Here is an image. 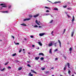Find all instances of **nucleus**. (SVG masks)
Segmentation results:
<instances>
[{
	"mask_svg": "<svg viewBox=\"0 0 76 76\" xmlns=\"http://www.w3.org/2000/svg\"><path fill=\"white\" fill-rule=\"evenodd\" d=\"M67 66L68 68L70 69V64L69 63H67Z\"/></svg>",
	"mask_w": 76,
	"mask_h": 76,
	"instance_id": "9",
	"label": "nucleus"
},
{
	"mask_svg": "<svg viewBox=\"0 0 76 76\" xmlns=\"http://www.w3.org/2000/svg\"><path fill=\"white\" fill-rule=\"evenodd\" d=\"M9 63V62H7V63L5 64V65H7Z\"/></svg>",
	"mask_w": 76,
	"mask_h": 76,
	"instance_id": "42",
	"label": "nucleus"
},
{
	"mask_svg": "<svg viewBox=\"0 0 76 76\" xmlns=\"http://www.w3.org/2000/svg\"><path fill=\"white\" fill-rule=\"evenodd\" d=\"M30 37H31V38H34V36H31Z\"/></svg>",
	"mask_w": 76,
	"mask_h": 76,
	"instance_id": "51",
	"label": "nucleus"
},
{
	"mask_svg": "<svg viewBox=\"0 0 76 76\" xmlns=\"http://www.w3.org/2000/svg\"><path fill=\"white\" fill-rule=\"evenodd\" d=\"M53 32H54V31H52V32H51V34H52V35H53Z\"/></svg>",
	"mask_w": 76,
	"mask_h": 76,
	"instance_id": "43",
	"label": "nucleus"
},
{
	"mask_svg": "<svg viewBox=\"0 0 76 76\" xmlns=\"http://www.w3.org/2000/svg\"><path fill=\"white\" fill-rule=\"evenodd\" d=\"M53 10H57V11H58V8H54Z\"/></svg>",
	"mask_w": 76,
	"mask_h": 76,
	"instance_id": "23",
	"label": "nucleus"
},
{
	"mask_svg": "<svg viewBox=\"0 0 76 76\" xmlns=\"http://www.w3.org/2000/svg\"><path fill=\"white\" fill-rule=\"evenodd\" d=\"M68 72V74H70V73H71V72L70 70H69Z\"/></svg>",
	"mask_w": 76,
	"mask_h": 76,
	"instance_id": "30",
	"label": "nucleus"
},
{
	"mask_svg": "<svg viewBox=\"0 0 76 76\" xmlns=\"http://www.w3.org/2000/svg\"><path fill=\"white\" fill-rule=\"evenodd\" d=\"M27 66H28V67H31V66L29 64H27Z\"/></svg>",
	"mask_w": 76,
	"mask_h": 76,
	"instance_id": "33",
	"label": "nucleus"
},
{
	"mask_svg": "<svg viewBox=\"0 0 76 76\" xmlns=\"http://www.w3.org/2000/svg\"><path fill=\"white\" fill-rule=\"evenodd\" d=\"M31 72H32V73H35V74H37V72H36L35 71H34V70L31 69Z\"/></svg>",
	"mask_w": 76,
	"mask_h": 76,
	"instance_id": "5",
	"label": "nucleus"
},
{
	"mask_svg": "<svg viewBox=\"0 0 76 76\" xmlns=\"http://www.w3.org/2000/svg\"><path fill=\"white\" fill-rule=\"evenodd\" d=\"M22 68L21 67H19L18 68V70H22Z\"/></svg>",
	"mask_w": 76,
	"mask_h": 76,
	"instance_id": "20",
	"label": "nucleus"
},
{
	"mask_svg": "<svg viewBox=\"0 0 76 76\" xmlns=\"http://www.w3.org/2000/svg\"><path fill=\"white\" fill-rule=\"evenodd\" d=\"M72 48H69V51H72Z\"/></svg>",
	"mask_w": 76,
	"mask_h": 76,
	"instance_id": "26",
	"label": "nucleus"
},
{
	"mask_svg": "<svg viewBox=\"0 0 76 76\" xmlns=\"http://www.w3.org/2000/svg\"><path fill=\"white\" fill-rule=\"evenodd\" d=\"M66 67H67V65H65V66L64 67V71L66 70Z\"/></svg>",
	"mask_w": 76,
	"mask_h": 76,
	"instance_id": "13",
	"label": "nucleus"
},
{
	"mask_svg": "<svg viewBox=\"0 0 76 76\" xmlns=\"http://www.w3.org/2000/svg\"><path fill=\"white\" fill-rule=\"evenodd\" d=\"M28 16L29 18H32V15H28Z\"/></svg>",
	"mask_w": 76,
	"mask_h": 76,
	"instance_id": "16",
	"label": "nucleus"
},
{
	"mask_svg": "<svg viewBox=\"0 0 76 76\" xmlns=\"http://www.w3.org/2000/svg\"><path fill=\"white\" fill-rule=\"evenodd\" d=\"M25 50V49H23V51H24Z\"/></svg>",
	"mask_w": 76,
	"mask_h": 76,
	"instance_id": "62",
	"label": "nucleus"
},
{
	"mask_svg": "<svg viewBox=\"0 0 76 76\" xmlns=\"http://www.w3.org/2000/svg\"><path fill=\"white\" fill-rule=\"evenodd\" d=\"M45 73H49V71H47L45 72Z\"/></svg>",
	"mask_w": 76,
	"mask_h": 76,
	"instance_id": "36",
	"label": "nucleus"
},
{
	"mask_svg": "<svg viewBox=\"0 0 76 76\" xmlns=\"http://www.w3.org/2000/svg\"><path fill=\"white\" fill-rule=\"evenodd\" d=\"M52 76H54V75H52Z\"/></svg>",
	"mask_w": 76,
	"mask_h": 76,
	"instance_id": "64",
	"label": "nucleus"
},
{
	"mask_svg": "<svg viewBox=\"0 0 76 76\" xmlns=\"http://www.w3.org/2000/svg\"><path fill=\"white\" fill-rule=\"evenodd\" d=\"M15 62H17V63H18V62H19V61L16 60Z\"/></svg>",
	"mask_w": 76,
	"mask_h": 76,
	"instance_id": "45",
	"label": "nucleus"
},
{
	"mask_svg": "<svg viewBox=\"0 0 76 76\" xmlns=\"http://www.w3.org/2000/svg\"><path fill=\"white\" fill-rule=\"evenodd\" d=\"M35 27H38V26H37V25H35Z\"/></svg>",
	"mask_w": 76,
	"mask_h": 76,
	"instance_id": "54",
	"label": "nucleus"
},
{
	"mask_svg": "<svg viewBox=\"0 0 76 76\" xmlns=\"http://www.w3.org/2000/svg\"><path fill=\"white\" fill-rule=\"evenodd\" d=\"M52 22H53V20H52L51 21H50V23H52Z\"/></svg>",
	"mask_w": 76,
	"mask_h": 76,
	"instance_id": "27",
	"label": "nucleus"
},
{
	"mask_svg": "<svg viewBox=\"0 0 76 76\" xmlns=\"http://www.w3.org/2000/svg\"><path fill=\"white\" fill-rule=\"evenodd\" d=\"M61 2L60 1H56L54 2V3H53L52 2V3H53V4H57V3H60Z\"/></svg>",
	"mask_w": 76,
	"mask_h": 76,
	"instance_id": "6",
	"label": "nucleus"
},
{
	"mask_svg": "<svg viewBox=\"0 0 76 76\" xmlns=\"http://www.w3.org/2000/svg\"><path fill=\"white\" fill-rule=\"evenodd\" d=\"M4 69H5V68H4L2 69H1V71H4Z\"/></svg>",
	"mask_w": 76,
	"mask_h": 76,
	"instance_id": "24",
	"label": "nucleus"
},
{
	"mask_svg": "<svg viewBox=\"0 0 76 76\" xmlns=\"http://www.w3.org/2000/svg\"><path fill=\"white\" fill-rule=\"evenodd\" d=\"M31 20V18H26L23 20V21H26V20Z\"/></svg>",
	"mask_w": 76,
	"mask_h": 76,
	"instance_id": "2",
	"label": "nucleus"
},
{
	"mask_svg": "<svg viewBox=\"0 0 76 76\" xmlns=\"http://www.w3.org/2000/svg\"><path fill=\"white\" fill-rule=\"evenodd\" d=\"M21 25H23V26H26V24H21Z\"/></svg>",
	"mask_w": 76,
	"mask_h": 76,
	"instance_id": "39",
	"label": "nucleus"
},
{
	"mask_svg": "<svg viewBox=\"0 0 76 76\" xmlns=\"http://www.w3.org/2000/svg\"><path fill=\"white\" fill-rule=\"evenodd\" d=\"M57 42H56L54 44V46L55 47H56V46H57V45H56V44H57Z\"/></svg>",
	"mask_w": 76,
	"mask_h": 76,
	"instance_id": "31",
	"label": "nucleus"
},
{
	"mask_svg": "<svg viewBox=\"0 0 76 76\" xmlns=\"http://www.w3.org/2000/svg\"><path fill=\"white\" fill-rule=\"evenodd\" d=\"M2 13H8V11H3L2 12Z\"/></svg>",
	"mask_w": 76,
	"mask_h": 76,
	"instance_id": "25",
	"label": "nucleus"
},
{
	"mask_svg": "<svg viewBox=\"0 0 76 76\" xmlns=\"http://www.w3.org/2000/svg\"><path fill=\"white\" fill-rule=\"evenodd\" d=\"M27 63H31V62H30V61H27Z\"/></svg>",
	"mask_w": 76,
	"mask_h": 76,
	"instance_id": "50",
	"label": "nucleus"
},
{
	"mask_svg": "<svg viewBox=\"0 0 76 76\" xmlns=\"http://www.w3.org/2000/svg\"><path fill=\"white\" fill-rule=\"evenodd\" d=\"M59 46L60 48H61V43L59 44Z\"/></svg>",
	"mask_w": 76,
	"mask_h": 76,
	"instance_id": "32",
	"label": "nucleus"
},
{
	"mask_svg": "<svg viewBox=\"0 0 76 76\" xmlns=\"http://www.w3.org/2000/svg\"><path fill=\"white\" fill-rule=\"evenodd\" d=\"M58 42L59 43V44H61V42L60 41V40H58Z\"/></svg>",
	"mask_w": 76,
	"mask_h": 76,
	"instance_id": "34",
	"label": "nucleus"
},
{
	"mask_svg": "<svg viewBox=\"0 0 76 76\" xmlns=\"http://www.w3.org/2000/svg\"><path fill=\"white\" fill-rule=\"evenodd\" d=\"M52 50V49H50L49 50L50 54H52V52H51Z\"/></svg>",
	"mask_w": 76,
	"mask_h": 76,
	"instance_id": "14",
	"label": "nucleus"
},
{
	"mask_svg": "<svg viewBox=\"0 0 76 76\" xmlns=\"http://www.w3.org/2000/svg\"><path fill=\"white\" fill-rule=\"evenodd\" d=\"M51 69H54V67H52L51 68Z\"/></svg>",
	"mask_w": 76,
	"mask_h": 76,
	"instance_id": "58",
	"label": "nucleus"
},
{
	"mask_svg": "<svg viewBox=\"0 0 76 76\" xmlns=\"http://www.w3.org/2000/svg\"><path fill=\"white\" fill-rule=\"evenodd\" d=\"M39 47H38V48H37V50H39Z\"/></svg>",
	"mask_w": 76,
	"mask_h": 76,
	"instance_id": "61",
	"label": "nucleus"
},
{
	"mask_svg": "<svg viewBox=\"0 0 76 76\" xmlns=\"http://www.w3.org/2000/svg\"><path fill=\"white\" fill-rule=\"evenodd\" d=\"M58 60V58H55V60Z\"/></svg>",
	"mask_w": 76,
	"mask_h": 76,
	"instance_id": "57",
	"label": "nucleus"
},
{
	"mask_svg": "<svg viewBox=\"0 0 76 76\" xmlns=\"http://www.w3.org/2000/svg\"><path fill=\"white\" fill-rule=\"evenodd\" d=\"M0 5L1 6H2V7H7L6 4H0Z\"/></svg>",
	"mask_w": 76,
	"mask_h": 76,
	"instance_id": "1",
	"label": "nucleus"
},
{
	"mask_svg": "<svg viewBox=\"0 0 76 76\" xmlns=\"http://www.w3.org/2000/svg\"><path fill=\"white\" fill-rule=\"evenodd\" d=\"M67 16H68V18H70V16L69 15H67Z\"/></svg>",
	"mask_w": 76,
	"mask_h": 76,
	"instance_id": "37",
	"label": "nucleus"
},
{
	"mask_svg": "<svg viewBox=\"0 0 76 76\" xmlns=\"http://www.w3.org/2000/svg\"><path fill=\"white\" fill-rule=\"evenodd\" d=\"M42 69L43 70H45V68H42Z\"/></svg>",
	"mask_w": 76,
	"mask_h": 76,
	"instance_id": "53",
	"label": "nucleus"
},
{
	"mask_svg": "<svg viewBox=\"0 0 76 76\" xmlns=\"http://www.w3.org/2000/svg\"><path fill=\"white\" fill-rule=\"evenodd\" d=\"M58 51V49H56L55 50V51Z\"/></svg>",
	"mask_w": 76,
	"mask_h": 76,
	"instance_id": "47",
	"label": "nucleus"
},
{
	"mask_svg": "<svg viewBox=\"0 0 76 76\" xmlns=\"http://www.w3.org/2000/svg\"><path fill=\"white\" fill-rule=\"evenodd\" d=\"M39 28H42V26H39Z\"/></svg>",
	"mask_w": 76,
	"mask_h": 76,
	"instance_id": "56",
	"label": "nucleus"
},
{
	"mask_svg": "<svg viewBox=\"0 0 76 76\" xmlns=\"http://www.w3.org/2000/svg\"><path fill=\"white\" fill-rule=\"evenodd\" d=\"M12 38H13V39H15V37H14V36H12Z\"/></svg>",
	"mask_w": 76,
	"mask_h": 76,
	"instance_id": "55",
	"label": "nucleus"
},
{
	"mask_svg": "<svg viewBox=\"0 0 76 76\" xmlns=\"http://www.w3.org/2000/svg\"><path fill=\"white\" fill-rule=\"evenodd\" d=\"M39 57H36L35 58V60H39Z\"/></svg>",
	"mask_w": 76,
	"mask_h": 76,
	"instance_id": "15",
	"label": "nucleus"
},
{
	"mask_svg": "<svg viewBox=\"0 0 76 76\" xmlns=\"http://www.w3.org/2000/svg\"><path fill=\"white\" fill-rule=\"evenodd\" d=\"M52 45H53V43L51 42L49 44V47L52 46Z\"/></svg>",
	"mask_w": 76,
	"mask_h": 76,
	"instance_id": "11",
	"label": "nucleus"
},
{
	"mask_svg": "<svg viewBox=\"0 0 76 76\" xmlns=\"http://www.w3.org/2000/svg\"><path fill=\"white\" fill-rule=\"evenodd\" d=\"M45 8H46V9H50V8L48 7H45Z\"/></svg>",
	"mask_w": 76,
	"mask_h": 76,
	"instance_id": "28",
	"label": "nucleus"
},
{
	"mask_svg": "<svg viewBox=\"0 0 76 76\" xmlns=\"http://www.w3.org/2000/svg\"><path fill=\"white\" fill-rule=\"evenodd\" d=\"M22 52V48H20V50L19 51V53H20Z\"/></svg>",
	"mask_w": 76,
	"mask_h": 76,
	"instance_id": "29",
	"label": "nucleus"
},
{
	"mask_svg": "<svg viewBox=\"0 0 76 76\" xmlns=\"http://www.w3.org/2000/svg\"><path fill=\"white\" fill-rule=\"evenodd\" d=\"M46 12H50V11L48 10H47L46 11Z\"/></svg>",
	"mask_w": 76,
	"mask_h": 76,
	"instance_id": "49",
	"label": "nucleus"
},
{
	"mask_svg": "<svg viewBox=\"0 0 76 76\" xmlns=\"http://www.w3.org/2000/svg\"><path fill=\"white\" fill-rule=\"evenodd\" d=\"M75 20V17H74V15L73 16V18L72 19V22H74Z\"/></svg>",
	"mask_w": 76,
	"mask_h": 76,
	"instance_id": "8",
	"label": "nucleus"
},
{
	"mask_svg": "<svg viewBox=\"0 0 76 76\" xmlns=\"http://www.w3.org/2000/svg\"><path fill=\"white\" fill-rule=\"evenodd\" d=\"M11 8V6H10L8 7V9H10Z\"/></svg>",
	"mask_w": 76,
	"mask_h": 76,
	"instance_id": "44",
	"label": "nucleus"
},
{
	"mask_svg": "<svg viewBox=\"0 0 76 76\" xmlns=\"http://www.w3.org/2000/svg\"><path fill=\"white\" fill-rule=\"evenodd\" d=\"M60 76H63L62 75H61Z\"/></svg>",
	"mask_w": 76,
	"mask_h": 76,
	"instance_id": "63",
	"label": "nucleus"
},
{
	"mask_svg": "<svg viewBox=\"0 0 76 76\" xmlns=\"http://www.w3.org/2000/svg\"><path fill=\"white\" fill-rule=\"evenodd\" d=\"M65 31H66V29H64V30L62 35H63V34H64Z\"/></svg>",
	"mask_w": 76,
	"mask_h": 76,
	"instance_id": "21",
	"label": "nucleus"
},
{
	"mask_svg": "<svg viewBox=\"0 0 76 76\" xmlns=\"http://www.w3.org/2000/svg\"><path fill=\"white\" fill-rule=\"evenodd\" d=\"M63 7H64V8H66V7H67V6L66 5H65V6H63Z\"/></svg>",
	"mask_w": 76,
	"mask_h": 76,
	"instance_id": "35",
	"label": "nucleus"
},
{
	"mask_svg": "<svg viewBox=\"0 0 76 76\" xmlns=\"http://www.w3.org/2000/svg\"><path fill=\"white\" fill-rule=\"evenodd\" d=\"M16 56V53L12 55V56L13 57H14V56Z\"/></svg>",
	"mask_w": 76,
	"mask_h": 76,
	"instance_id": "17",
	"label": "nucleus"
},
{
	"mask_svg": "<svg viewBox=\"0 0 76 76\" xmlns=\"http://www.w3.org/2000/svg\"><path fill=\"white\" fill-rule=\"evenodd\" d=\"M8 69H11V67L10 66H8Z\"/></svg>",
	"mask_w": 76,
	"mask_h": 76,
	"instance_id": "46",
	"label": "nucleus"
},
{
	"mask_svg": "<svg viewBox=\"0 0 76 76\" xmlns=\"http://www.w3.org/2000/svg\"><path fill=\"white\" fill-rule=\"evenodd\" d=\"M15 45H19V43H17L16 44H15Z\"/></svg>",
	"mask_w": 76,
	"mask_h": 76,
	"instance_id": "41",
	"label": "nucleus"
},
{
	"mask_svg": "<svg viewBox=\"0 0 76 76\" xmlns=\"http://www.w3.org/2000/svg\"><path fill=\"white\" fill-rule=\"evenodd\" d=\"M40 60L41 61H42V60H44V58L43 57L41 58Z\"/></svg>",
	"mask_w": 76,
	"mask_h": 76,
	"instance_id": "22",
	"label": "nucleus"
},
{
	"mask_svg": "<svg viewBox=\"0 0 76 76\" xmlns=\"http://www.w3.org/2000/svg\"><path fill=\"white\" fill-rule=\"evenodd\" d=\"M71 37H73V34H74V31H73L72 32Z\"/></svg>",
	"mask_w": 76,
	"mask_h": 76,
	"instance_id": "18",
	"label": "nucleus"
},
{
	"mask_svg": "<svg viewBox=\"0 0 76 76\" xmlns=\"http://www.w3.org/2000/svg\"><path fill=\"white\" fill-rule=\"evenodd\" d=\"M39 56H41V55H42V56H44V54L42 53H39Z\"/></svg>",
	"mask_w": 76,
	"mask_h": 76,
	"instance_id": "7",
	"label": "nucleus"
},
{
	"mask_svg": "<svg viewBox=\"0 0 76 76\" xmlns=\"http://www.w3.org/2000/svg\"><path fill=\"white\" fill-rule=\"evenodd\" d=\"M67 3H68V4H70V3L69 2H68Z\"/></svg>",
	"mask_w": 76,
	"mask_h": 76,
	"instance_id": "59",
	"label": "nucleus"
},
{
	"mask_svg": "<svg viewBox=\"0 0 76 76\" xmlns=\"http://www.w3.org/2000/svg\"><path fill=\"white\" fill-rule=\"evenodd\" d=\"M68 10H71L72 9V8H68L67 9Z\"/></svg>",
	"mask_w": 76,
	"mask_h": 76,
	"instance_id": "40",
	"label": "nucleus"
},
{
	"mask_svg": "<svg viewBox=\"0 0 76 76\" xmlns=\"http://www.w3.org/2000/svg\"><path fill=\"white\" fill-rule=\"evenodd\" d=\"M38 43L39 45H40V46H42V43H41V42H38Z\"/></svg>",
	"mask_w": 76,
	"mask_h": 76,
	"instance_id": "10",
	"label": "nucleus"
},
{
	"mask_svg": "<svg viewBox=\"0 0 76 76\" xmlns=\"http://www.w3.org/2000/svg\"><path fill=\"white\" fill-rule=\"evenodd\" d=\"M45 34V33H40L39 34V35L40 36V37H42L43 35H44Z\"/></svg>",
	"mask_w": 76,
	"mask_h": 76,
	"instance_id": "3",
	"label": "nucleus"
},
{
	"mask_svg": "<svg viewBox=\"0 0 76 76\" xmlns=\"http://www.w3.org/2000/svg\"><path fill=\"white\" fill-rule=\"evenodd\" d=\"M49 1V2H50V3H51V1Z\"/></svg>",
	"mask_w": 76,
	"mask_h": 76,
	"instance_id": "60",
	"label": "nucleus"
},
{
	"mask_svg": "<svg viewBox=\"0 0 76 76\" xmlns=\"http://www.w3.org/2000/svg\"><path fill=\"white\" fill-rule=\"evenodd\" d=\"M36 23H37V25H40V24H39V23L38 22V20H36Z\"/></svg>",
	"mask_w": 76,
	"mask_h": 76,
	"instance_id": "12",
	"label": "nucleus"
},
{
	"mask_svg": "<svg viewBox=\"0 0 76 76\" xmlns=\"http://www.w3.org/2000/svg\"><path fill=\"white\" fill-rule=\"evenodd\" d=\"M29 75H30V76H33V74H31V72L29 73Z\"/></svg>",
	"mask_w": 76,
	"mask_h": 76,
	"instance_id": "19",
	"label": "nucleus"
},
{
	"mask_svg": "<svg viewBox=\"0 0 76 76\" xmlns=\"http://www.w3.org/2000/svg\"><path fill=\"white\" fill-rule=\"evenodd\" d=\"M50 15L49 14H45V16H48V15Z\"/></svg>",
	"mask_w": 76,
	"mask_h": 76,
	"instance_id": "38",
	"label": "nucleus"
},
{
	"mask_svg": "<svg viewBox=\"0 0 76 76\" xmlns=\"http://www.w3.org/2000/svg\"><path fill=\"white\" fill-rule=\"evenodd\" d=\"M32 47H35V45H32Z\"/></svg>",
	"mask_w": 76,
	"mask_h": 76,
	"instance_id": "52",
	"label": "nucleus"
},
{
	"mask_svg": "<svg viewBox=\"0 0 76 76\" xmlns=\"http://www.w3.org/2000/svg\"><path fill=\"white\" fill-rule=\"evenodd\" d=\"M64 58L65 60H66V56H64Z\"/></svg>",
	"mask_w": 76,
	"mask_h": 76,
	"instance_id": "48",
	"label": "nucleus"
},
{
	"mask_svg": "<svg viewBox=\"0 0 76 76\" xmlns=\"http://www.w3.org/2000/svg\"><path fill=\"white\" fill-rule=\"evenodd\" d=\"M39 14H37V15H34V18H37V17H38V16H39Z\"/></svg>",
	"mask_w": 76,
	"mask_h": 76,
	"instance_id": "4",
	"label": "nucleus"
}]
</instances>
